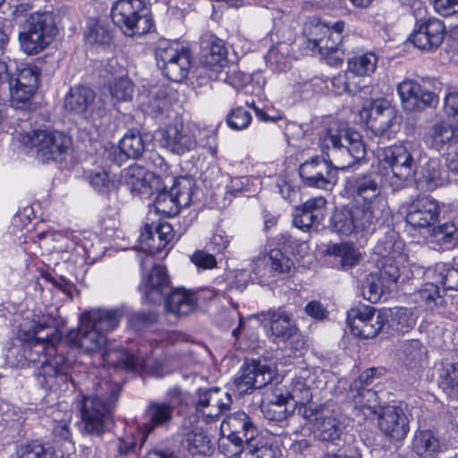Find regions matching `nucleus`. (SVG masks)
Wrapping results in <instances>:
<instances>
[{
  "mask_svg": "<svg viewBox=\"0 0 458 458\" xmlns=\"http://www.w3.org/2000/svg\"><path fill=\"white\" fill-rule=\"evenodd\" d=\"M328 161L314 157L299 167V174L307 187L330 191L337 180L336 170H344L362 159L366 150L360 134L339 122H332L319 137Z\"/></svg>",
  "mask_w": 458,
  "mask_h": 458,
  "instance_id": "f257e3e1",
  "label": "nucleus"
},
{
  "mask_svg": "<svg viewBox=\"0 0 458 458\" xmlns=\"http://www.w3.org/2000/svg\"><path fill=\"white\" fill-rule=\"evenodd\" d=\"M123 314L119 310L95 309L81 316L78 330H71L66 341L73 346L93 352L106 344V334L119 325Z\"/></svg>",
  "mask_w": 458,
  "mask_h": 458,
  "instance_id": "f03ea898",
  "label": "nucleus"
},
{
  "mask_svg": "<svg viewBox=\"0 0 458 458\" xmlns=\"http://www.w3.org/2000/svg\"><path fill=\"white\" fill-rule=\"evenodd\" d=\"M355 206L352 207L356 231L370 232L381 222L386 201L381 194L376 174H363L353 183Z\"/></svg>",
  "mask_w": 458,
  "mask_h": 458,
  "instance_id": "7ed1b4c3",
  "label": "nucleus"
},
{
  "mask_svg": "<svg viewBox=\"0 0 458 458\" xmlns=\"http://www.w3.org/2000/svg\"><path fill=\"white\" fill-rule=\"evenodd\" d=\"M119 387L107 380L98 383L94 395H83L80 403L81 430L85 434L100 436L106 423L111 420L112 407L117 400Z\"/></svg>",
  "mask_w": 458,
  "mask_h": 458,
  "instance_id": "20e7f679",
  "label": "nucleus"
},
{
  "mask_svg": "<svg viewBox=\"0 0 458 458\" xmlns=\"http://www.w3.org/2000/svg\"><path fill=\"white\" fill-rule=\"evenodd\" d=\"M57 34L54 14L36 12L25 21L19 32L21 49L28 55H37L48 46Z\"/></svg>",
  "mask_w": 458,
  "mask_h": 458,
  "instance_id": "39448f33",
  "label": "nucleus"
},
{
  "mask_svg": "<svg viewBox=\"0 0 458 458\" xmlns=\"http://www.w3.org/2000/svg\"><path fill=\"white\" fill-rule=\"evenodd\" d=\"M111 18L130 37L146 34L152 27L148 10L142 0H117L112 6Z\"/></svg>",
  "mask_w": 458,
  "mask_h": 458,
  "instance_id": "423d86ee",
  "label": "nucleus"
},
{
  "mask_svg": "<svg viewBox=\"0 0 458 458\" xmlns=\"http://www.w3.org/2000/svg\"><path fill=\"white\" fill-rule=\"evenodd\" d=\"M22 140L37 148V158L42 163L62 161L72 147L71 137L59 131L35 130L27 133Z\"/></svg>",
  "mask_w": 458,
  "mask_h": 458,
  "instance_id": "0eeeda50",
  "label": "nucleus"
},
{
  "mask_svg": "<svg viewBox=\"0 0 458 458\" xmlns=\"http://www.w3.org/2000/svg\"><path fill=\"white\" fill-rule=\"evenodd\" d=\"M35 375L39 386L47 390L68 392L75 389L70 375V367L62 355H55L42 360Z\"/></svg>",
  "mask_w": 458,
  "mask_h": 458,
  "instance_id": "6e6552de",
  "label": "nucleus"
},
{
  "mask_svg": "<svg viewBox=\"0 0 458 458\" xmlns=\"http://www.w3.org/2000/svg\"><path fill=\"white\" fill-rule=\"evenodd\" d=\"M387 316L370 306L351 309L347 313V323L352 335L364 338H373L382 330Z\"/></svg>",
  "mask_w": 458,
  "mask_h": 458,
  "instance_id": "1a4fd4ad",
  "label": "nucleus"
},
{
  "mask_svg": "<svg viewBox=\"0 0 458 458\" xmlns=\"http://www.w3.org/2000/svg\"><path fill=\"white\" fill-rule=\"evenodd\" d=\"M299 415L309 421L313 428L317 438L323 442L340 445L342 428L336 418L327 415L322 409L301 407Z\"/></svg>",
  "mask_w": 458,
  "mask_h": 458,
  "instance_id": "9d476101",
  "label": "nucleus"
},
{
  "mask_svg": "<svg viewBox=\"0 0 458 458\" xmlns=\"http://www.w3.org/2000/svg\"><path fill=\"white\" fill-rule=\"evenodd\" d=\"M275 377L274 369L266 362L245 360L234 384L240 394H249L266 386Z\"/></svg>",
  "mask_w": 458,
  "mask_h": 458,
  "instance_id": "9b49d317",
  "label": "nucleus"
},
{
  "mask_svg": "<svg viewBox=\"0 0 458 458\" xmlns=\"http://www.w3.org/2000/svg\"><path fill=\"white\" fill-rule=\"evenodd\" d=\"M382 161L391 169L397 186L411 179L417 170L412 153L403 145L385 148L382 150Z\"/></svg>",
  "mask_w": 458,
  "mask_h": 458,
  "instance_id": "f8f14e48",
  "label": "nucleus"
},
{
  "mask_svg": "<svg viewBox=\"0 0 458 458\" xmlns=\"http://www.w3.org/2000/svg\"><path fill=\"white\" fill-rule=\"evenodd\" d=\"M397 91L403 108L410 112L436 107L438 103L435 93L415 81H403L398 85Z\"/></svg>",
  "mask_w": 458,
  "mask_h": 458,
  "instance_id": "ddd939ff",
  "label": "nucleus"
},
{
  "mask_svg": "<svg viewBox=\"0 0 458 458\" xmlns=\"http://www.w3.org/2000/svg\"><path fill=\"white\" fill-rule=\"evenodd\" d=\"M196 395L197 411L210 421L219 418L232 404L231 395L219 387L199 388Z\"/></svg>",
  "mask_w": 458,
  "mask_h": 458,
  "instance_id": "4468645a",
  "label": "nucleus"
},
{
  "mask_svg": "<svg viewBox=\"0 0 458 458\" xmlns=\"http://www.w3.org/2000/svg\"><path fill=\"white\" fill-rule=\"evenodd\" d=\"M123 184L134 195L140 198H150L154 195L159 181L152 173L140 165H130L122 172Z\"/></svg>",
  "mask_w": 458,
  "mask_h": 458,
  "instance_id": "2eb2a0df",
  "label": "nucleus"
},
{
  "mask_svg": "<svg viewBox=\"0 0 458 458\" xmlns=\"http://www.w3.org/2000/svg\"><path fill=\"white\" fill-rule=\"evenodd\" d=\"M61 341V334L58 329H51V333L38 335L35 339L22 342L23 356L29 362H42L40 358L50 359L55 356L57 344Z\"/></svg>",
  "mask_w": 458,
  "mask_h": 458,
  "instance_id": "dca6fc26",
  "label": "nucleus"
},
{
  "mask_svg": "<svg viewBox=\"0 0 458 458\" xmlns=\"http://www.w3.org/2000/svg\"><path fill=\"white\" fill-rule=\"evenodd\" d=\"M439 216L437 202L428 196L418 198L408 208L406 222L414 228H426L434 225Z\"/></svg>",
  "mask_w": 458,
  "mask_h": 458,
  "instance_id": "f3484780",
  "label": "nucleus"
},
{
  "mask_svg": "<svg viewBox=\"0 0 458 458\" xmlns=\"http://www.w3.org/2000/svg\"><path fill=\"white\" fill-rule=\"evenodd\" d=\"M377 417L379 429L389 437L401 440L409 431V423L403 409L388 405L383 407Z\"/></svg>",
  "mask_w": 458,
  "mask_h": 458,
  "instance_id": "a211bd4d",
  "label": "nucleus"
},
{
  "mask_svg": "<svg viewBox=\"0 0 458 458\" xmlns=\"http://www.w3.org/2000/svg\"><path fill=\"white\" fill-rule=\"evenodd\" d=\"M347 397L364 419H374L382 410L377 393L370 388L360 387V381H352Z\"/></svg>",
  "mask_w": 458,
  "mask_h": 458,
  "instance_id": "6ab92c4d",
  "label": "nucleus"
},
{
  "mask_svg": "<svg viewBox=\"0 0 458 458\" xmlns=\"http://www.w3.org/2000/svg\"><path fill=\"white\" fill-rule=\"evenodd\" d=\"M445 34L444 22L438 19H429L414 30L410 40L417 48L434 50L442 44Z\"/></svg>",
  "mask_w": 458,
  "mask_h": 458,
  "instance_id": "aec40b11",
  "label": "nucleus"
},
{
  "mask_svg": "<svg viewBox=\"0 0 458 458\" xmlns=\"http://www.w3.org/2000/svg\"><path fill=\"white\" fill-rule=\"evenodd\" d=\"M293 267L292 260L280 250L273 249L267 255L258 258L253 264L252 271L262 282L280 274H288Z\"/></svg>",
  "mask_w": 458,
  "mask_h": 458,
  "instance_id": "412c9836",
  "label": "nucleus"
},
{
  "mask_svg": "<svg viewBox=\"0 0 458 458\" xmlns=\"http://www.w3.org/2000/svg\"><path fill=\"white\" fill-rule=\"evenodd\" d=\"M221 432L234 439L257 443L258 428L249 415L243 411H236L228 415L221 424Z\"/></svg>",
  "mask_w": 458,
  "mask_h": 458,
  "instance_id": "4be33fe9",
  "label": "nucleus"
},
{
  "mask_svg": "<svg viewBox=\"0 0 458 458\" xmlns=\"http://www.w3.org/2000/svg\"><path fill=\"white\" fill-rule=\"evenodd\" d=\"M173 238V227L165 222L146 224L140 236L141 244L151 254L161 252Z\"/></svg>",
  "mask_w": 458,
  "mask_h": 458,
  "instance_id": "5701e85b",
  "label": "nucleus"
},
{
  "mask_svg": "<svg viewBox=\"0 0 458 458\" xmlns=\"http://www.w3.org/2000/svg\"><path fill=\"white\" fill-rule=\"evenodd\" d=\"M145 150V143L138 131L131 130L120 140L118 147H112L108 158L121 165L127 158H138Z\"/></svg>",
  "mask_w": 458,
  "mask_h": 458,
  "instance_id": "b1692460",
  "label": "nucleus"
},
{
  "mask_svg": "<svg viewBox=\"0 0 458 458\" xmlns=\"http://www.w3.org/2000/svg\"><path fill=\"white\" fill-rule=\"evenodd\" d=\"M163 140L165 146L173 153L182 155L196 146L193 132L182 123L167 125Z\"/></svg>",
  "mask_w": 458,
  "mask_h": 458,
  "instance_id": "393cba45",
  "label": "nucleus"
},
{
  "mask_svg": "<svg viewBox=\"0 0 458 458\" xmlns=\"http://www.w3.org/2000/svg\"><path fill=\"white\" fill-rule=\"evenodd\" d=\"M169 281L164 267L157 265L140 285L146 301L157 303L162 301L165 290L168 288Z\"/></svg>",
  "mask_w": 458,
  "mask_h": 458,
  "instance_id": "a878e982",
  "label": "nucleus"
},
{
  "mask_svg": "<svg viewBox=\"0 0 458 458\" xmlns=\"http://www.w3.org/2000/svg\"><path fill=\"white\" fill-rule=\"evenodd\" d=\"M426 143L437 151L458 144V125L448 121L435 123L426 136Z\"/></svg>",
  "mask_w": 458,
  "mask_h": 458,
  "instance_id": "bb28decb",
  "label": "nucleus"
},
{
  "mask_svg": "<svg viewBox=\"0 0 458 458\" xmlns=\"http://www.w3.org/2000/svg\"><path fill=\"white\" fill-rule=\"evenodd\" d=\"M174 408V405L168 403H149L144 413L146 421L142 425L145 437L156 428L167 427L173 420Z\"/></svg>",
  "mask_w": 458,
  "mask_h": 458,
  "instance_id": "cd10ccee",
  "label": "nucleus"
},
{
  "mask_svg": "<svg viewBox=\"0 0 458 458\" xmlns=\"http://www.w3.org/2000/svg\"><path fill=\"white\" fill-rule=\"evenodd\" d=\"M267 319L270 323L271 335L282 341H287L296 336L298 328L295 326L293 314L283 307L267 311Z\"/></svg>",
  "mask_w": 458,
  "mask_h": 458,
  "instance_id": "c85d7f7f",
  "label": "nucleus"
},
{
  "mask_svg": "<svg viewBox=\"0 0 458 458\" xmlns=\"http://www.w3.org/2000/svg\"><path fill=\"white\" fill-rule=\"evenodd\" d=\"M103 360L106 364L128 370L148 369L150 368V360L143 356L141 351L134 354L127 351L114 352L106 350L103 353Z\"/></svg>",
  "mask_w": 458,
  "mask_h": 458,
  "instance_id": "c756f323",
  "label": "nucleus"
},
{
  "mask_svg": "<svg viewBox=\"0 0 458 458\" xmlns=\"http://www.w3.org/2000/svg\"><path fill=\"white\" fill-rule=\"evenodd\" d=\"M276 388L284 395L285 399L292 403V405H294L295 409H298V411L301 407H313L310 403L312 394L304 378H293L288 385Z\"/></svg>",
  "mask_w": 458,
  "mask_h": 458,
  "instance_id": "7c9ffc66",
  "label": "nucleus"
},
{
  "mask_svg": "<svg viewBox=\"0 0 458 458\" xmlns=\"http://www.w3.org/2000/svg\"><path fill=\"white\" fill-rule=\"evenodd\" d=\"M295 411L294 405L284 398V395L276 388L267 402L263 406V413L269 420H285Z\"/></svg>",
  "mask_w": 458,
  "mask_h": 458,
  "instance_id": "2f4dec72",
  "label": "nucleus"
},
{
  "mask_svg": "<svg viewBox=\"0 0 458 458\" xmlns=\"http://www.w3.org/2000/svg\"><path fill=\"white\" fill-rule=\"evenodd\" d=\"M227 50L220 38L210 36L202 47L201 64L211 69L223 68L226 63Z\"/></svg>",
  "mask_w": 458,
  "mask_h": 458,
  "instance_id": "473e14b6",
  "label": "nucleus"
},
{
  "mask_svg": "<svg viewBox=\"0 0 458 458\" xmlns=\"http://www.w3.org/2000/svg\"><path fill=\"white\" fill-rule=\"evenodd\" d=\"M94 91L86 86L72 88L64 99V107L74 114H83L88 111L95 99Z\"/></svg>",
  "mask_w": 458,
  "mask_h": 458,
  "instance_id": "72a5a7b5",
  "label": "nucleus"
},
{
  "mask_svg": "<svg viewBox=\"0 0 458 458\" xmlns=\"http://www.w3.org/2000/svg\"><path fill=\"white\" fill-rule=\"evenodd\" d=\"M412 450L421 458H436L441 450L440 441L430 430L418 431L412 439Z\"/></svg>",
  "mask_w": 458,
  "mask_h": 458,
  "instance_id": "f704fd0d",
  "label": "nucleus"
},
{
  "mask_svg": "<svg viewBox=\"0 0 458 458\" xmlns=\"http://www.w3.org/2000/svg\"><path fill=\"white\" fill-rule=\"evenodd\" d=\"M195 305L194 295L183 289L173 290L165 299L166 310L177 316L189 314L193 310Z\"/></svg>",
  "mask_w": 458,
  "mask_h": 458,
  "instance_id": "c9c22d12",
  "label": "nucleus"
},
{
  "mask_svg": "<svg viewBox=\"0 0 458 458\" xmlns=\"http://www.w3.org/2000/svg\"><path fill=\"white\" fill-rule=\"evenodd\" d=\"M222 434L218 443L219 451L228 458H246L259 447L258 443L244 442Z\"/></svg>",
  "mask_w": 458,
  "mask_h": 458,
  "instance_id": "e433bc0d",
  "label": "nucleus"
},
{
  "mask_svg": "<svg viewBox=\"0 0 458 458\" xmlns=\"http://www.w3.org/2000/svg\"><path fill=\"white\" fill-rule=\"evenodd\" d=\"M344 36L328 34L318 40L316 50L327 60L329 64H337L342 62L344 52L342 50Z\"/></svg>",
  "mask_w": 458,
  "mask_h": 458,
  "instance_id": "4c0bfd02",
  "label": "nucleus"
},
{
  "mask_svg": "<svg viewBox=\"0 0 458 458\" xmlns=\"http://www.w3.org/2000/svg\"><path fill=\"white\" fill-rule=\"evenodd\" d=\"M52 322L53 319L49 318H43L42 321L34 318L31 319L26 318L19 326L17 338L21 342H25L35 339L38 335H46L45 331L51 333V329H56L55 327H52Z\"/></svg>",
  "mask_w": 458,
  "mask_h": 458,
  "instance_id": "58836bf2",
  "label": "nucleus"
},
{
  "mask_svg": "<svg viewBox=\"0 0 458 458\" xmlns=\"http://www.w3.org/2000/svg\"><path fill=\"white\" fill-rule=\"evenodd\" d=\"M384 313L387 316L388 327L395 332L405 333L415 326L416 318L407 308H394Z\"/></svg>",
  "mask_w": 458,
  "mask_h": 458,
  "instance_id": "ea45409f",
  "label": "nucleus"
},
{
  "mask_svg": "<svg viewBox=\"0 0 458 458\" xmlns=\"http://www.w3.org/2000/svg\"><path fill=\"white\" fill-rule=\"evenodd\" d=\"M377 57L372 52L356 55L348 59V71L357 76H369L376 71Z\"/></svg>",
  "mask_w": 458,
  "mask_h": 458,
  "instance_id": "a19ab883",
  "label": "nucleus"
},
{
  "mask_svg": "<svg viewBox=\"0 0 458 458\" xmlns=\"http://www.w3.org/2000/svg\"><path fill=\"white\" fill-rule=\"evenodd\" d=\"M195 186V181L191 177L180 176L175 178L170 191L177 201V205L181 206L182 208L189 207L191 203Z\"/></svg>",
  "mask_w": 458,
  "mask_h": 458,
  "instance_id": "79ce46f5",
  "label": "nucleus"
},
{
  "mask_svg": "<svg viewBox=\"0 0 458 458\" xmlns=\"http://www.w3.org/2000/svg\"><path fill=\"white\" fill-rule=\"evenodd\" d=\"M182 54H190V51L180 47L176 42L162 40L156 49V59L158 67L175 63Z\"/></svg>",
  "mask_w": 458,
  "mask_h": 458,
  "instance_id": "37998d69",
  "label": "nucleus"
},
{
  "mask_svg": "<svg viewBox=\"0 0 458 458\" xmlns=\"http://www.w3.org/2000/svg\"><path fill=\"white\" fill-rule=\"evenodd\" d=\"M331 226L334 231L343 235H351L356 232L352 208L336 209L331 216Z\"/></svg>",
  "mask_w": 458,
  "mask_h": 458,
  "instance_id": "c03bdc74",
  "label": "nucleus"
},
{
  "mask_svg": "<svg viewBox=\"0 0 458 458\" xmlns=\"http://www.w3.org/2000/svg\"><path fill=\"white\" fill-rule=\"evenodd\" d=\"M437 283L441 284L442 292L458 291V267L446 263H437L434 267Z\"/></svg>",
  "mask_w": 458,
  "mask_h": 458,
  "instance_id": "a18cd8bd",
  "label": "nucleus"
},
{
  "mask_svg": "<svg viewBox=\"0 0 458 458\" xmlns=\"http://www.w3.org/2000/svg\"><path fill=\"white\" fill-rule=\"evenodd\" d=\"M438 283H426L416 293H414V300L417 302L424 304L428 309L443 303L442 288Z\"/></svg>",
  "mask_w": 458,
  "mask_h": 458,
  "instance_id": "49530a36",
  "label": "nucleus"
},
{
  "mask_svg": "<svg viewBox=\"0 0 458 458\" xmlns=\"http://www.w3.org/2000/svg\"><path fill=\"white\" fill-rule=\"evenodd\" d=\"M328 252L339 259V262L344 269L355 266L360 259L358 250L348 242L334 244L328 248Z\"/></svg>",
  "mask_w": 458,
  "mask_h": 458,
  "instance_id": "de8ad7c7",
  "label": "nucleus"
},
{
  "mask_svg": "<svg viewBox=\"0 0 458 458\" xmlns=\"http://www.w3.org/2000/svg\"><path fill=\"white\" fill-rule=\"evenodd\" d=\"M170 81L180 82L183 81L191 68V54H182L175 63L159 67Z\"/></svg>",
  "mask_w": 458,
  "mask_h": 458,
  "instance_id": "09e8293b",
  "label": "nucleus"
},
{
  "mask_svg": "<svg viewBox=\"0 0 458 458\" xmlns=\"http://www.w3.org/2000/svg\"><path fill=\"white\" fill-rule=\"evenodd\" d=\"M182 445L192 455H208L211 453V442L201 432L188 433L184 437Z\"/></svg>",
  "mask_w": 458,
  "mask_h": 458,
  "instance_id": "8fccbe9b",
  "label": "nucleus"
},
{
  "mask_svg": "<svg viewBox=\"0 0 458 458\" xmlns=\"http://www.w3.org/2000/svg\"><path fill=\"white\" fill-rule=\"evenodd\" d=\"M384 284L377 272L369 274L361 285L364 299L373 303L378 301L384 293Z\"/></svg>",
  "mask_w": 458,
  "mask_h": 458,
  "instance_id": "3c124183",
  "label": "nucleus"
},
{
  "mask_svg": "<svg viewBox=\"0 0 458 458\" xmlns=\"http://www.w3.org/2000/svg\"><path fill=\"white\" fill-rule=\"evenodd\" d=\"M154 207L157 213L163 214L167 216H175L182 208L177 205V201L172 196L171 191L165 190L154 191Z\"/></svg>",
  "mask_w": 458,
  "mask_h": 458,
  "instance_id": "603ef678",
  "label": "nucleus"
},
{
  "mask_svg": "<svg viewBox=\"0 0 458 458\" xmlns=\"http://www.w3.org/2000/svg\"><path fill=\"white\" fill-rule=\"evenodd\" d=\"M85 38L91 45H106L111 41L112 36L106 24L99 21L91 20L88 24Z\"/></svg>",
  "mask_w": 458,
  "mask_h": 458,
  "instance_id": "864d4df0",
  "label": "nucleus"
},
{
  "mask_svg": "<svg viewBox=\"0 0 458 458\" xmlns=\"http://www.w3.org/2000/svg\"><path fill=\"white\" fill-rule=\"evenodd\" d=\"M422 174L430 188L441 186L448 180L446 170L442 168L437 159H430L427 162Z\"/></svg>",
  "mask_w": 458,
  "mask_h": 458,
  "instance_id": "5fc2aeb1",
  "label": "nucleus"
},
{
  "mask_svg": "<svg viewBox=\"0 0 458 458\" xmlns=\"http://www.w3.org/2000/svg\"><path fill=\"white\" fill-rule=\"evenodd\" d=\"M458 228L454 222H445L433 227L429 233V240L439 245L450 244L454 240Z\"/></svg>",
  "mask_w": 458,
  "mask_h": 458,
  "instance_id": "6e6d98bb",
  "label": "nucleus"
},
{
  "mask_svg": "<svg viewBox=\"0 0 458 458\" xmlns=\"http://www.w3.org/2000/svg\"><path fill=\"white\" fill-rule=\"evenodd\" d=\"M401 349L405 361L411 367H416L425 357L426 350L419 340L406 341L403 344Z\"/></svg>",
  "mask_w": 458,
  "mask_h": 458,
  "instance_id": "4d7b16f0",
  "label": "nucleus"
},
{
  "mask_svg": "<svg viewBox=\"0 0 458 458\" xmlns=\"http://www.w3.org/2000/svg\"><path fill=\"white\" fill-rule=\"evenodd\" d=\"M355 80V76L352 75V73L347 70L334 76L332 78L331 84L335 93L337 95H342L344 93H355L359 89Z\"/></svg>",
  "mask_w": 458,
  "mask_h": 458,
  "instance_id": "13d9d810",
  "label": "nucleus"
},
{
  "mask_svg": "<svg viewBox=\"0 0 458 458\" xmlns=\"http://www.w3.org/2000/svg\"><path fill=\"white\" fill-rule=\"evenodd\" d=\"M395 254V251H388L387 254H382L383 260L378 276L385 283H395L400 276L399 267L394 260Z\"/></svg>",
  "mask_w": 458,
  "mask_h": 458,
  "instance_id": "bf43d9fd",
  "label": "nucleus"
},
{
  "mask_svg": "<svg viewBox=\"0 0 458 458\" xmlns=\"http://www.w3.org/2000/svg\"><path fill=\"white\" fill-rule=\"evenodd\" d=\"M133 91V84L127 78L115 80L109 88L112 99L116 102L130 101L132 98Z\"/></svg>",
  "mask_w": 458,
  "mask_h": 458,
  "instance_id": "052dcab7",
  "label": "nucleus"
},
{
  "mask_svg": "<svg viewBox=\"0 0 458 458\" xmlns=\"http://www.w3.org/2000/svg\"><path fill=\"white\" fill-rule=\"evenodd\" d=\"M18 458H54L59 457L57 452L47 451L44 445L36 442L21 445L17 450Z\"/></svg>",
  "mask_w": 458,
  "mask_h": 458,
  "instance_id": "680f3d73",
  "label": "nucleus"
},
{
  "mask_svg": "<svg viewBox=\"0 0 458 458\" xmlns=\"http://www.w3.org/2000/svg\"><path fill=\"white\" fill-rule=\"evenodd\" d=\"M6 88L9 89L10 96L13 102L26 103L34 95L37 87L28 84H21L8 81Z\"/></svg>",
  "mask_w": 458,
  "mask_h": 458,
  "instance_id": "e2e57ef3",
  "label": "nucleus"
},
{
  "mask_svg": "<svg viewBox=\"0 0 458 458\" xmlns=\"http://www.w3.org/2000/svg\"><path fill=\"white\" fill-rule=\"evenodd\" d=\"M439 385L445 391L458 388V363L447 364L442 369Z\"/></svg>",
  "mask_w": 458,
  "mask_h": 458,
  "instance_id": "0e129e2a",
  "label": "nucleus"
},
{
  "mask_svg": "<svg viewBox=\"0 0 458 458\" xmlns=\"http://www.w3.org/2000/svg\"><path fill=\"white\" fill-rule=\"evenodd\" d=\"M395 120V111L394 108H386L385 114L377 117L375 121L369 122V128L376 133L382 135L386 132L393 125Z\"/></svg>",
  "mask_w": 458,
  "mask_h": 458,
  "instance_id": "69168bd1",
  "label": "nucleus"
},
{
  "mask_svg": "<svg viewBox=\"0 0 458 458\" xmlns=\"http://www.w3.org/2000/svg\"><path fill=\"white\" fill-rule=\"evenodd\" d=\"M251 122V114L242 107L233 109L227 116V124L233 130H243Z\"/></svg>",
  "mask_w": 458,
  "mask_h": 458,
  "instance_id": "338daca9",
  "label": "nucleus"
},
{
  "mask_svg": "<svg viewBox=\"0 0 458 458\" xmlns=\"http://www.w3.org/2000/svg\"><path fill=\"white\" fill-rule=\"evenodd\" d=\"M39 69L37 66L23 65L18 70L15 78H10V81L33 85L38 88Z\"/></svg>",
  "mask_w": 458,
  "mask_h": 458,
  "instance_id": "774afa93",
  "label": "nucleus"
}]
</instances>
